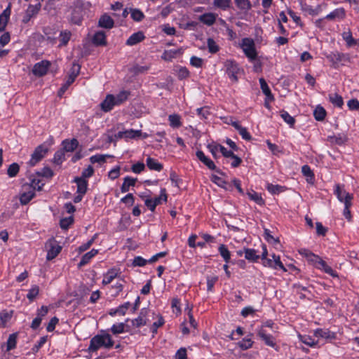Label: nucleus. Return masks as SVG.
Returning <instances> with one entry per match:
<instances>
[{"label": "nucleus", "mask_w": 359, "mask_h": 359, "mask_svg": "<svg viewBox=\"0 0 359 359\" xmlns=\"http://www.w3.org/2000/svg\"><path fill=\"white\" fill-rule=\"evenodd\" d=\"M72 36V32L69 30H63L60 33L59 35V41L60 44L59 46H66L69 41L70 40Z\"/></svg>", "instance_id": "nucleus-33"}, {"label": "nucleus", "mask_w": 359, "mask_h": 359, "mask_svg": "<svg viewBox=\"0 0 359 359\" xmlns=\"http://www.w3.org/2000/svg\"><path fill=\"white\" fill-rule=\"evenodd\" d=\"M39 176L50 178L53 176V171L48 167H44L41 172H37Z\"/></svg>", "instance_id": "nucleus-62"}, {"label": "nucleus", "mask_w": 359, "mask_h": 359, "mask_svg": "<svg viewBox=\"0 0 359 359\" xmlns=\"http://www.w3.org/2000/svg\"><path fill=\"white\" fill-rule=\"evenodd\" d=\"M248 196L252 201H254L258 205H264V201L262 198L261 195L258 193L252 191V192H248Z\"/></svg>", "instance_id": "nucleus-43"}, {"label": "nucleus", "mask_w": 359, "mask_h": 359, "mask_svg": "<svg viewBox=\"0 0 359 359\" xmlns=\"http://www.w3.org/2000/svg\"><path fill=\"white\" fill-rule=\"evenodd\" d=\"M63 149L65 151L70 152L74 151L78 145L79 142L76 139L71 140H65L62 142Z\"/></svg>", "instance_id": "nucleus-27"}, {"label": "nucleus", "mask_w": 359, "mask_h": 359, "mask_svg": "<svg viewBox=\"0 0 359 359\" xmlns=\"http://www.w3.org/2000/svg\"><path fill=\"white\" fill-rule=\"evenodd\" d=\"M73 221L74 219L72 217L63 218L60 222V227L63 229H67L69 226L73 223Z\"/></svg>", "instance_id": "nucleus-61"}, {"label": "nucleus", "mask_w": 359, "mask_h": 359, "mask_svg": "<svg viewBox=\"0 0 359 359\" xmlns=\"http://www.w3.org/2000/svg\"><path fill=\"white\" fill-rule=\"evenodd\" d=\"M119 271L115 268L110 269L103 275L102 283L104 285L110 284L114 278L118 276Z\"/></svg>", "instance_id": "nucleus-16"}, {"label": "nucleus", "mask_w": 359, "mask_h": 359, "mask_svg": "<svg viewBox=\"0 0 359 359\" xmlns=\"http://www.w3.org/2000/svg\"><path fill=\"white\" fill-rule=\"evenodd\" d=\"M180 53L179 50H165L161 55V58L165 61H170L172 58H174L177 53Z\"/></svg>", "instance_id": "nucleus-42"}, {"label": "nucleus", "mask_w": 359, "mask_h": 359, "mask_svg": "<svg viewBox=\"0 0 359 359\" xmlns=\"http://www.w3.org/2000/svg\"><path fill=\"white\" fill-rule=\"evenodd\" d=\"M149 68L150 67L149 65L142 66L136 65L133 67L132 72L135 74H143L147 72L149 69Z\"/></svg>", "instance_id": "nucleus-60"}, {"label": "nucleus", "mask_w": 359, "mask_h": 359, "mask_svg": "<svg viewBox=\"0 0 359 359\" xmlns=\"http://www.w3.org/2000/svg\"><path fill=\"white\" fill-rule=\"evenodd\" d=\"M240 47L249 61L252 62L257 60V52L255 41L252 39L248 37L243 38L240 43Z\"/></svg>", "instance_id": "nucleus-3"}, {"label": "nucleus", "mask_w": 359, "mask_h": 359, "mask_svg": "<svg viewBox=\"0 0 359 359\" xmlns=\"http://www.w3.org/2000/svg\"><path fill=\"white\" fill-rule=\"evenodd\" d=\"M329 100L332 104L336 107H341L344 104L342 97L337 93L329 95Z\"/></svg>", "instance_id": "nucleus-36"}, {"label": "nucleus", "mask_w": 359, "mask_h": 359, "mask_svg": "<svg viewBox=\"0 0 359 359\" xmlns=\"http://www.w3.org/2000/svg\"><path fill=\"white\" fill-rule=\"evenodd\" d=\"M196 155L197 158L202 163H203L210 170H216V165H215L214 162L208 157H207L202 151H197Z\"/></svg>", "instance_id": "nucleus-17"}, {"label": "nucleus", "mask_w": 359, "mask_h": 359, "mask_svg": "<svg viewBox=\"0 0 359 359\" xmlns=\"http://www.w3.org/2000/svg\"><path fill=\"white\" fill-rule=\"evenodd\" d=\"M149 310L147 309L144 308L141 309L139 316L132 320L133 325L135 327H140L147 325V316Z\"/></svg>", "instance_id": "nucleus-12"}, {"label": "nucleus", "mask_w": 359, "mask_h": 359, "mask_svg": "<svg viewBox=\"0 0 359 359\" xmlns=\"http://www.w3.org/2000/svg\"><path fill=\"white\" fill-rule=\"evenodd\" d=\"M317 268L323 271L326 273L330 275L332 277H337V273L327 264V263L321 259L317 266Z\"/></svg>", "instance_id": "nucleus-31"}, {"label": "nucleus", "mask_w": 359, "mask_h": 359, "mask_svg": "<svg viewBox=\"0 0 359 359\" xmlns=\"http://www.w3.org/2000/svg\"><path fill=\"white\" fill-rule=\"evenodd\" d=\"M39 288L36 285H34L32 287V288L29 290L27 297L30 301L32 302L34 298L39 294Z\"/></svg>", "instance_id": "nucleus-54"}, {"label": "nucleus", "mask_w": 359, "mask_h": 359, "mask_svg": "<svg viewBox=\"0 0 359 359\" xmlns=\"http://www.w3.org/2000/svg\"><path fill=\"white\" fill-rule=\"evenodd\" d=\"M236 6L242 11H249L251 8L250 0H234Z\"/></svg>", "instance_id": "nucleus-39"}, {"label": "nucleus", "mask_w": 359, "mask_h": 359, "mask_svg": "<svg viewBox=\"0 0 359 359\" xmlns=\"http://www.w3.org/2000/svg\"><path fill=\"white\" fill-rule=\"evenodd\" d=\"M114 25L113 19L107 14L102 15L98 21V26L105 29H111Z\"/></svg>", "instance_id": "nucleus-18"}, {"label": "nucleus", "mask_w": 359, "mask_h": 359, "mask_svg": "<svg viewBox=\"0 0 359 359\" xmlns=\"http://www.w3.org/2000/svg\"><path fill=\"white\" fill-rule=\"evenodd\" d=\"M259 83L261 89L263 93L266 96V98L269 101L273 100V96L271 92L269 87L268 86L266 81L263 78L259 79Z\"/></svg>", "instance_id": "nucleus-29"}, {"label": "nucleus", "mask_w": 359, "mask_h": 359, "mask_svg": "<svg viewBox=\"0 0 359 359\" xmlns=\"http://www.w3.org/2000/svg\"><path fill=\"white\" fill-rule=\"evenodd\" d=\"M130 306V302H126L122 305H120L118 307L116 308V311L118 312V315L124 316L129 309Z\"/></svg>", "instance_id": "nucleus-64"}, {"label": "nucleus", "mask_w": 359, "mask_h": 359, "mask_svg": "<svg viewBox=\"0 0 359 359\" xmlns=\"http://www.w3.org/2000/svg\"><path fill=\"white\" fill-rule=\"evenodd\" d=\"M280 116L282 118L290 125V126L292 127L295 123L294 118L290 116L287 111H280Z\"/></svg>", "instance_id": "nucleus-51"}, {"label": "nucleus", "mask_w": 359, "mask_h": 359, "mask_svg": "<svg viewBox=\"0 0 359 359\" xmlns=\"http://www.w3.org/2000/svg\"><path fill=\"white\" fill-rule=\"evenodd\" d=\"M299 338L302 341V343L311 347L316 346L317 344V341L309 335L299 334Z\"/></svg>", "instance_id": "nucleus-44"}, {"label": "nucleus", "mask_w": 359, "mask_h": 359, "mask_svg": "<svg viewBox=\"0 0 359 359\" xmlns=\"http://www.w3.org/2000/svg\"><path fill=\"white\" fill-rule=\"evenodd\" d=\"M342 37L348 47H351L357 44V41L353 38L352 33L350 30L343 32Z\"/></svg>", "instance_id": "nucleus-37"}, {"label": "nucleus", "mask_w": 359, "mask_h": 359, "mask_svg": "<svg viewBox=\"0 0 359 359\" xmlns=\"http://www.w3.org/2000/svg\"><path fill=\"white\" fill-rule=\"evenodd\" d=\"M302 172L304 175L307 177L308 182H311L313 180V173L309 165H303L302 168Z\"/></svg>", "instance_id": "nucleus-53"}, {"label": "nucleus", "mask_w": 359, "mask_h": 359, "mask_svg": "<svg viewBox=\"0 0 359 359\" xmlns=\"http://www.w3.org/2000/svg\"><path fill=\"white\" fill-rule=\"evenodd\" d=\"M65 158V151L63 150H60L55 153L53 162L56 164H61Z\"/></svg>", "instance_id": "nucleus-55"}, {"label": "nucleus", "mask_w": 359, "mask_h": 359, "mask_svg": "<svg viewBox=\"0 0 359 359\" xmlns=\"http://www.w3.org/2000/svg\"><path fill=\"white\" fill-rule=\"evenodd\" d=\"M224 67H226V73L229 79L236 82L238 81L237 75L240 72L238 64L235 61L229 60L224 62Z\"/></svg>", "instance_id": "nucleus-5"}, {"label": "nucleus", "mask_w": 359, "mask_h": 359, "mask_svg": "<svg viewBox=\"0 0 359 359\" xmlns=\"http://www.w3.org/2000/svg\"><path fill=\"white\" fill-rule=\"evenodd\" d=\"M142 135L141 130H127L125 131H119L117 134L118 138H123L126 140L135 139L140 137Z\"/></svg>", "instance_id": "nucleus-14"}, {"label": "nucleus", "mask_w": 359, "mask_h": 359, "mask_svg": "<svg viewBox=\"0 0 359 359\" xmlns=\"http://www.w3.org/2000/svg\"><path fill=\"white\" fill-rule=\"evenodd\" d=\"M46 247L48 250L46 256L48 260L54 259L62 250V247L54 238L49 239L46 244Z\"/></svg>", "instance_id": "nucleus-4"}, {"label": "nucleus", "mask_w": 359, "mask_h": 359, "mask_svg": "<svg viewBox=\"0 0 359 359\" xmlns=\"http://www.w3.org/2000/svg\"><path fill=\"white\" fill-rule=\"evenodd\" d=\"M314 117L318 121H323L326 115L325 109L322 107H317L313 111Z\"/></svg>", "instance_id": "nucleus-41"}, {"label": "nucleus", "mask_w": 359, "mask_h": 359, "mask_svg": "<svg viewBox=\"0 0 359 359\" xmlns=\"http://www.w3.org/2000/svg\"><path fill=\"white\" fill-rule=\"evenodd\" d=\"M126 325L123 323L114 324L111 327V331L114 334H118L125 332Z\"/></svg>", "instance_id": "nucleus-46"}, {"label": "nucleus", "mask_w": 359, "mask_h": 359, "mask_svg": "<svg viewBox=\"0 0 359 359\" xmlns=\"http://www.w3.org/2000/svg\"><path fill=\"white\" fill-rule=\"evenodd\" d=\"M334 194L337 196L338 200L344 204L343 214L346 219L350 220L351 218L350 208L353 205V194L347 192L343 187H341L339 184L335 186Z\"/></svg>", "instance_id": "nucleus-2"}, {"label": "nucleus", "mask_w": 359, "mask_h": 359, "mask_svg": "<svg viewBox=\"0 0 359 359\" xmlns=\"http://www.w3.org/2000/svg\"><path fill=\"white\" fill-rule=\"evenodd\" d=\"M243 253L245 258L251 262H257L259 258V256L257 254V251L254 249H244Z\"/></svg>", "instance_id": "nucleus-34"}, {"label": "nucleus", "mask_w": 359, "mask_h": 359, "mask_svg": "<svg viewBox=\"0 0 359 359\" xmlns=\"http://www.w3.org/2000/svg\"><path fill=\"white\" fill-rule=\"evenodd\" d=\"M98 253V250L95 249H93L90 251L86 253L83 255L80 262L79 263V266L81 267L86 264H87L90 259L94 257Z\"/></svg>", "instance_id": "nucleus-26"}, {"label": "nucleus", "mask_w": 359, "mask_h": 359, "mask_svg": "<svg viewBox=\"0 0 359 359\" xmlns=\"http://www.w3.org/2000/svg\"><path fill=\"white\" fill-rule=\"evenodd\" d=\"M207 45L208 50L211 53H215L219 50V46L212 38L208 39Z\"/></svg>", "instance_id": "nucleus-52"}, {"label": "nucleus", "mask_w": 359, "mask_h": 359, "mask_svg": "<svg viewBox=\"0 0 359 359\" xmlns=\"http://www.w3.org/2000/svg\"><path fill=\"white\" fill-rule=\"evenodd\" d=\"M50 65V62L49 61L42 60L34 65L32 69V72L37 76H44L47 73Z\"/></svg>", "instance_id": "nucleus-10"}, {"label": "nucleus", "mask_w": 359, "mask_h": 359, "mask_svg": "<svg viewBox=\"0 0 359 359\" xmlns=\"http://www.w3.org/2000/svg\"><path fill=\"white\" fill-rule=\"evenodd\" d=\"M177 76L179 79L182 80L189 76V72L186 67H180L177 70Z\"/></svg>", "instance_id": "nucleus-58"}, {"label": "nucleus", "mask_w": 359, "mask_h": 359, "mask_svg": "<svg viewBox=\"0 0 359 359\" xmlns=\"http://www.w3.org/2000/svg\"><path fill=\"white\" fill-rule=\"evenodd\" d=\"M109 157H111V156L108 155V154H96V155L92 156L90 158V161L92 163H104L106 161L107 158H109Z\"/></svg>", "instance_id": "nucleus-40"}, {"label": "nucleus", "mask_w": 359, "mask_h": 359, "mask_svg": "<svg viewBox=\"0 0 359 359\" xmlns=\"http://www.w3.org/2000/svg\"><path fill=\"white\" fill-rule=\"evenodd\" d=\"M92 41L96 46H106L107 39L105 32L103 31H98L95 32Z\"/></svg>", "instance_id": "nucleus-20"}, {"label": "nucleus", "mask_w": 359, "mask_h": 359, "mask_svg": "<svg viewBox=\"0 0 359 359\" xmlns=\"http://www.w3.org/2000/svg\"><path fill=\"white\" fill-rule=\"evenodd\" d=\"M231 0H213V6L216 8L226 10L231 6Z\"/></svg>", "instance_id": "nucleus-35"}, {"label": "nucleus", "mask_w": 359, "mask_h": 359, "mask_svg": "<svg viewBox=\"0 0 359 359\" xmlns=\"http://www.w3.org/2000/svg\"><path fill=\"white\" fill-rule=\"evenodd\" d=\"M13 311L4 310L0 313V327H4L6 326L13 316Z\"/></svg>", "instance_id": "nucleus-24"}, {"label": "nucleus", "mask_w": 359, "mask_h": 359, "mask_svg": "<svg viewBox=\"0 0 359 359\" xmlns=\"http://www.w3.org/2000/svg\"><path fill=\"white\" fill-rule=\"evenodd\" d=\"M145 36L142 32H137L133 34L126 41V43L128 46H132L137 44L144 39Z\"/></svg>", "instance_id": "nucleus-19"}, {"label": "nucleus", "mask_w": 359, "mask_h": 359, "mask_svg": "<svg viewBox=\"0 0 359 359\" xmlns=\"http://www.w3.org/2000/svg\"><path fill=\"white\" fill-rule=\"evenodd\" d=\"M137 179L132 178L130 177H126L123 180V183L121 187V190L123 193H126L129 191L130 187H134L136 183Z\"/></svg>", "instance_id": "nucleus-30"}, {"label": "nucleus", "mask_w": 359, "mask_h": 359, "mask_svg": "<svg viewBox=\"0 0 359 359\" xmlns=\"http://www.w3.org/2000/svg\"><path fill=\"white\" fill-rule=\"evenodd\" d=\"M129 93L123 90L120 92L116 96H115V102L116 105H119L124 102L128 97Z\"/></svg>", "instance_id": "nucleus-45"}, {"label": "nucleus", "mask_w": 359, "mask_h": 359, "mask_svg": "<svg viewBox=\"0 0 359 359\" xmlns=\"http://www.w3.org/2000/svg\"><path fill=\"white\" fill-rule=\"evenodd\" d=\"M208 148L214 158H217L218 152L220 151L224 157L229 158L232 155V151L227 150L224 146L217 144H208Z\"/></svg>", "instance_id": "nucleus-9"}, {"label": "nucleus", "mask_w": 359, "mask_h": 359, "mask_svg": "<svg viewBox=\"0 0 359 359\" xmlns=\"http://www.w3.org/2000/svg\"><path fill=\"white\" fill-rule=\"evenodd\" d=\"M48 150V148L44 145L41 144L38 146L32 154L31 158L28 163L29 165L30 166H34L45 156Z\"/></svg>", "instance_id": "nucleus-6"}, {"label": "nucleus", "mask_w": 359, "mask_h": 359, "mask_svg": "<svg viewBox=\"0 0 359 359\" xmlns=\"http://www.w3.org/2000/svg\"><path fill=\"white\" fill-rule=\"evenodd\" d=\"M273 332H269L264 327H260L258 331V336L264 341V343L271 347L276 346L275 337L273 336Z\"/></svg>", "instance_id": "nucleus-8"}, {"label": "nucleus", "mask_w": 359, "mask_h": 359, "mask_svg": "<svg viewBox=\"0 0 359 359\" xmlns=\"http://www.w3.org/2000/svg\"><path fill=\"white\" fill-rule=\"evenodd\" d=\"M80 71V66L77 64H74L72 67L70 73L68 75V78L66 81L67 85H71L79 75Z\"/></svg>", "instance_id": "nucleus-25"}, {"label": "nucleus", "mask_w": 359, "mask_h": 359, "mask_svg": "<svg viewBox=\"0 0 359 359\" xmlns=\"http://www.w3.org/2000/svg\"><path fill=\"white\" fill-rule=\"evenodd\" d=\"M116 105L115 102V96L113 95H107L103 102L100 104L101 109L105 111H111L113 107Z\"/></svg>", "instance_id": "nucleus-13"}, {"label": "nucleus", "mask_w": 359, "mask_h": 359, "mask_svg": "<svg viewBox=\"0 0 359 359\" xmlns=\"http://www.w3.org/2000/svg\"><path fill=\"white\" fill-rule=\"evenodd\" d=\"M131 17L135 21L140 22L144 18V15L139 9H132Z\"/></svg>", "instance_id": "nucleus-56"}, {"label": "nucleus", "mask_w": 359, "mask_h": 359, "mask_svg": "<svg viewBox=\"0 0 359 359\" xmlns=\"http://www.w3.org/2000/svg\"><path fill=\"white\" fill-rule=\"evenodd\" d=\"M146 163L147 167L151 170L161 171L163 169V165L153 158L148 157Z\"/></svg>", "instance_id": "nucleus-28"}, {"label": "nucleus", "mask_w": 359, "mask_h": 359, "mask_svg": "<svg viewBox=\"0 0 359 359\" xmlns=\"http://www.w3.org/2000/svg\"><path fill=\"white\" fill-rule=\"evenodd\" d=\"M170 126L174 128H178L182 126L181 116L177 114H172L168 116Z\"/></svg>", "instance_id": "nucleus-32"}, {"label": "nucleus", "mask_w": 359, "mask_h": 359, "mask_svg": "<svg viewBox=\"0 0 359 359\" xmlns=\"http://www.w3.org/2000/svg\"><path fill=\"white\" fill-rule=\"evenodd\" d=\"M35 196L33 187L25 184L22 188V193L20 195V201L22 205L27 204Z\"/></svg>", "instance_id": "nucleus-7"}, {"label": "nucleus", "mask_w": 359, "mask_h": 359, "mask_svg": "<svg viewBox=\"0 0 359 359\" xmlns=\"http://www.w3.org/2000/svg\"><path fill=\"white\" fill-rule=\"evenodd\" d=\"M17 344V334L14 333L8 337L6 346V351H9L15 348Z\"/></svg>", "instance_id": "nucleus-38"}, {"label": "nucleus", "mask_w": 359, "mask_h": 359, "mask_svg": "<svg viewBox=\"0 0 359 359\" xmlns=\"http://www.w3.org/2000/svg\"><path fill=\"white\" fill-rule=\"evenodd\" d=\"M267 190L273 194H279L284 191V187L278 184H268L266 186Z\"/></svg>", "instance_id": "nucleus-49"}, {"label": "nucleus", "mask_w": 359, "mask_h": 359, "mask_svg": "<svg viewBox=\"0 0 359 359\" xmlns=\"http://www.w3.org/2000/svg\"><path fill=\"white\" fill-rule=\"evenodd\" d=\"M74 182L76 183L77 185V193L85 194L88 189V181L81 177H76Z\"/></svg>", "instance_id": "nucleus-22"}, {"label": "nucleus", "mask_w": 359, "mask_h": 359, "mask_svg": "<svg viewBox=\"0 0 359 359\" xmlns=\"http://www.w3.org/2000/svg\"><path fill=\"white\" fill-rule=\"evenodd\" d=\"M231 126H233L236 130H238L242 138L245 140H250L252 136L248 132L247 129L243 127L238 121H231Z\"/></svg>", "instance_id": "nucleus-21"}, {"label": "nucleus", "mask_w": 359, "mask_h": 359, "mask_svg": "<svg viewBox=\"0 0 359 359\" xmlns=\"http://www.w3.org/2000/svg\"><path fill=\"white\" fill-rule=\"evenodd\" d=\"M217 17V15L214 13H205L200 15L198 20L207 26H212L215 23Z\"/></svg>", "instance_id": "nucleus-15"}, {"label": "nucleus", "mask_w": 359, "mask_h": 359, "mask_svg": "<svg viewBox=\"0 0 359 359\" xmlns=\"http://www.w3.org/2000/svg\"><path fill=\"white\" fill-rule=\"evenodd\" d=\"M20 170V167L18 163H13L9 165L7 170V174L10 177H13L17 175Z\"/></svg>", "instance_id": "nucleus-48"}, {"label": "nucleus", "mask_w": 359, "mask_h": 359, "mask_svg": "<svg viewBox=\"0 0 359 359\" xmlns=\"http://www.w3.org/2000/svg\"><path fill=\"white\" fill-rule=\"evenodd\" d=\"M272 261L273 262L274 269H280L284 271H286V269L280 261V256L276 255L275 254L272 255Z\"/></svg>", "instance_id": "nucleus-50"}, {"label": "nucleus", "mask_w": 359, "mask_h": 359, "mask_svg": "<svg viewBox=\"0 0 359 359\" xmlns=\"http://www.w3.org/2000/svg\"><path fill=\"white\" fill-rule=\"evenodd\" d=\"M346 16L345 10L343 8H339L326 15L325 18L327 20L344 19Z\"/></svg>", "instance_id": "nucleus-23"}, {"label": "nucleus", "mask_w": 359, "mask_h": 359, "mask_svg": "<svg viewBox=\"0 0 359 359\" xmlns=\"http://www.w3.org/2000/svg\"><path fill=\"white\" fill-rule=\"evenodd\" d=\"M219 252L221 255V256L224 258L226 262H229L231 255L229 250L227 249V248L224 245H220L219 247Z\"/></svg>", "instance_id": "nucleus-47"}, {"label": "nucleus", "mask_w": 359, "mask_h": 359, "mask_svg": "<svg viewBox=\"0 0 359 359\" xmlns=\"http://www.w3.org/2000/svg\"><path fill=\"white\" fill-rule=\"evenodd\" d=\"M41 7V2H38L36 5H29L25 11L22 18L23 23H27L32 18L36 16L39 12Z\"/></svg>", "instance_id": "nucleus-11"}, {"label": "nucleus", "mask_w": 359, "mask_h": 359, "mask_svg": "<svg viewBox=\"0 0 359 359\" xmlns=\"http://www.w3.org/2000/svg\"><path fill=\"white\" fill-rule=\"evenodd\" d=\"M29 186H32L33 187L34 191L35 192V190L41 191L42 189L43 186L44 185V183L39 179H33L31 181L30 184H28Z\"/></svg>", "instance_id": "nucleus-57"}, {"label": "nucleus", "mask_w": 359, "mask_h": 359, "mask_svg": "<svg viewBox=\"0 0 359 359\" xmlns=\"http://www.w3.org/2000/svg\"><path fill=\"white\" fill-rule=\"evenodd\" d=\"M114 344V341L111 336L108 333L102 332V334H97L91 338L88 350L89 352L93 353L101 348L109 349Z\"/></svg>", "instance_id": "nucleus-1"}, {"label": "nucleus", "mask_w": 359, "mask_h": 359, "mask_svg": "<svg viewBox=\"0 0 359 359\" xmlns=\"http://www.w3.org/2000/svg\"><path fill=\"white\" fill-rule=\"evenodd\" d=\"M238 346L243 349L246 350L252 347V341L250 339H244L238 342Z\"/></svg>", "instance_id": "nucleus-63"}, {"label": "nucleus", "mask_w": 359, "mask_h": 359, "mask_svg": "<svg viewBox=\"0 0 359 359\" xmlns=\"http://www.w3.org/2000/svg\"><path fill=\"white\" fill-rule=\"evenodd\" d=\"M152 201L154 203H155L156 206L161 203V201H167V194L165 193V189H162L161 191V194L158 197H156L155 198H152Z\"/></svg>", "instance_id": "nucleus-59"}]
</instances>
